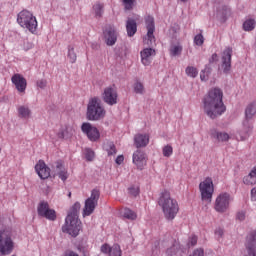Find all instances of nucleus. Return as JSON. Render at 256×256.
I'll list each match as a JSON object with an SVG mask.
<instances>
[{"instance_id": "58", "label": "nucleus", "mask_w": 256, "mask_h": 256, "mask_svg": "<svg viewBox=\"0 0 256 256\" xmlns=\"http://www.w3.org/2000/svg\"><path fill=\"white\" fill-rule=\"evenodd\" d=\"M0 151H1V148H0Z\"/></svg>"}, {"instance_id": "47", "label": "nucleus", "mask_w": 256, "mask_h": 256, "mask_svg": "<svg viewBox=\"0 0 256 256\" xmlns=\"http://www.w3.org/2000/svg\"><path fill=\"white\" fill-rule=\"evenodd\" d=\"M129 195H132V197H137L139 195V187L132 186L128 189Z\"/></svg>"}, {"instance_id": "54", "label": "nucleus", "mask_w": 256, "mask_h": 256, "mask_svg": "<svg viewBox=\"0 0 256 256\" xmlns=\"http://www.w3.org/2000/svg\"><path fill=\"white\" fill-rule=\"evenodd\" d=\"M116 163L117 165H121L123 163V161H125V157L123 155H119L117 158H116Z\"/></svg>"}, {"instance_id": "23", "label": "nucleus", "mask_w": 256, "mask_h": 256, "mask_svg": "<svg viewBox=\"0 0 256 256\" xmlns=\"http://www.w3.org/2000/svg\"><path fill=\"white\" fill-rule=\"evenodd\" d=\"M156 52L153 48H145L140 52L142 65L145 67L151 65V58L155 57Z\"/></svg>"}, {"instance_id": "52", "label": "nucleus", "mask_w": 256, "mask_h": 256, "mask_svg": "<svg viewBox=\"0 0 256 256\" xmlns=\"http://www.w3.org/2000/svg\"><path fill=\"white\" fill-rule=\"evenodd\" d=\"M215 235H216L217 239H221L224 235L223 228H217L215 230Z\"/></svg>"}, {"instance_id": "48", "label": "nucleus", "mask_w": 256, "mask_h": 256, "mask_svg": "<svg viewBox=\"0 0 256 256\" xmlns=\"http://www.w3.org/2000/svg\"><path fill=\"white\" fill-rule=\"evenodd\" d=\"M189 256H205L203 248H196Z\"/></svg>"}, {"instance_id": "57", "label": "nucleus", "mask_w": 256, "mask_h": 256, "mask_svg": "<svg viewBox=\"0 0 256 256\" xmlns=\"http://www.w3.org/2000/svg\"><path fill=\"white\" fill-rule=\"evenodd\" d=\"M68 197H71V192H69Z\"/></svg>"}, {"instance_id": "13", "label": "nucleus", "mask_w": 256, "mask_h": 256, "mask_svg": "<svg viewBox=\"0 0 256 256\" xmlns=\"http://www.w3.org/2000/svg\"><path fill=\"white\" fill-rule=\"evenodd\" d=\"M233 56V48H226L221 57V69L225 75L231 73V57Z\"/></svg>"}, {"instance_id": "3", "label": "nucleus", "mask_w": 256, "mask_h": 256, "mask_svg": "<svg viewBox=\"0 0 256 256\" xmlns=\"http://www.w3.org/2000/svg\"><path fill=\"white\" fill-rule=\"evenodd\" d=\"M17 23L22 29H26L32 35L37 34V18L30 11L22 10L17 16Z\"/></svg>"}, {"instance_id": "35", "label": "nucleus", "mask_w": 256, "mask_h": 256, "mask_svg": "<svg viewBox=\"0 0 256 256\" xmlns=\"http://www.w3.org/2000/svg\"><path fill=\"white\" fill-rule=\"evenodd\" d=\"M104 149L108 153V156L117 155V148L115 147V144L111 141H107L106 143H104Z\"/></svg>"}, {"instance_id": "12", "label": "nucleus", "mask_w": 256, "mask_h": 256, "mask_svg": "<svg viewBox=\"0 0 256 256\" xmlns=\"http://www.w3.org/2000/svg\"><path fill=\"white\" fill-rule=\"evenodd\" d=\"M38 215L40 217H45L49 221H55L57 219V214L55 210L49 208V203L42 201L38 205Z\"/></svg>"}, {"instance_id": "33", "label": "nucleus", "mask_w": 256, "mask_h": 256, "mask_svg": "<svg viewBox=\"0 0 256 256\" xmlns=\"http://www.w3.org/2000/svg\"><path fill=\"white\" fill-rule=\"evenodd\" d=\"M256 114V102H251L248 104L245 110V117L246 119H251L252 117H255Z\"/></svg>"}, {"instance_id": "41", "label": "nucleus", "mask_w": 256, "mask_h": 256, "mask_svg": "<svg viewBox=\"0 0 256 256\" xmlns=\"http://www.w3.org/2000/svg\"><path fill=\"white\" fill-rule=\"evenodd\" d=\"M134 92L138 95H143V93H145V87L143 86V83L136 82L134 84Z\"/></svg>"}, {"instance_id": "31", "label": "nucleus", "mask_w": 256, "mask_h": 256, "mask_svg": "<svg viewBox=\"0 0 256 256\" xmlns=\"http://www.w3.org/2000/svg\"><path fill=\"white\" fill-rule=\"evenodd\" d=\"M243 183L248 186L256 185V166L251 170L249 175L243 178Z\"/></svg>"}, {"instance_id": "22", "label": "nucleus", "mask_w": 256, "mask_h": 256, "mask_svg": "<svg viewBox=\"0 0 256 256\" xmlns=\"http://www.w3.org/2000/svg\"><path fill=\"white\" fill-rule=\"evenodd\" d=\"M75 135V126L66 124L62 126L57 134L58 139H71Z\"/></svg>"}, {"instance_id": "6", "label": "nucleus", "mask_w": 256, "mask_h": 256, "mask_svg": "<svg viewBox=\"0 0 256 256\" xmlns=\"http://www.w3.org/2000/svg\"><path fill=\"white\" fill-rule=\"evenodd\" d=\"M63 233H68L71 237H77L81 231V221L79 217L67 216L65 220V225L62 226Z\"/></svg>"}, {"instance_id": "24", "label": "nucleus", "mask_w": 256, "mask_h": 256, "mask_svg": "<svg viewBox=\"0 0 256 256\" xmlns=\"http://www.w3.org/2000/svg\"><path fill=\"white\" fill-rule=\"evenodd\" d=\"M101 253L108 254L109 256H121V247L118 244H114L112 247L109 244H103L101 246Z\"/></svg>"}, {"instance_id": "32", "label": "nucleus", "mask_w": 256, "mask_h": 256, "mask_svg": "<svg viewBox=\"0 0 256 256\" xmlns=\"http://www.w3.org/2000/svg\"><path fill=\"white\" fill-rule=\"evenodd\" d=\"M169 53L171 57H180L181 53H183V46L180 43L172 44Z\"/></svg>"}, {"instance_id": "45", "label": "nucleus", "mask_w": 256, "mask_h": 256, "mask_svg": "<svg viewBox=\"0 0 256 256\" xmlns=\"http://www.w3.org/2000/svg\"><path fill=\"white\" fill-rule=\"evenodd\" d=\"M163 155L164 157H171L173 155V147L167 145L163 148Z\"/></svg>"}, {"instance_id": "40", "label": "nucleus", "mask_w": 256, "mask_h": 256, "mask_svg": "<svg viewBox=\"0 0 256 256\" xmlns=\"http://www.w3.org/2000/svg\"><path fill=\"white\" fill-rule=\"evenodd\" d=\"M68 58L70 63H75L77 61V54L75 53V48L73 46H68Z\"/></svg>"}, {"instance_id": "36", "label": "nucleus", "mask_w": 256, "mask_h": 256, "mask_svg": "<svg viewBox=\"0 0 256 256\" xmlns=\"http://www.w3.org/2000/svg\"><path fill=\"white\" fill-rule=\"evenodd\" d=\"M81 210V203L76 202L70 209L67 217H79V211Z\"/></svg>"}, {"instance_id": "37", "label": "nucleus", "mask_w": 256, "mask_h": 256, "mask_svg": "<svg viewBox=\"0 0 256 256\" xmlns=\"http://www.w3.org/2000/svg\"><path fill=\"white\" fill-rule=\"evenodd\" d=\"M123 217L125 219H129L130 221H135V219H137V214L133 212V210L125 208L123 212Z\"/></svg>"}, {"instance_id": "26", "label": "nucleus", "mask_w": 256, "mask_h": 256, "mask_svg": "<svg viewBox=\"0 0 256 256\" xmlns=\"http://www.w3.org/2000/svg\"><path fill=\"white\" fill-rule=\"evenodd\" d=\"M134 143L138 149H139V147H147V145H149V135H147V134L135 135Z\"/></svg>"}, {"instance_id": "49", "label": "nucleus", "mask_w": 256, "mask_h": 256, "mask_svg": "<svg viewBox=\"0 0 256 256\" xmlns=\"http://www.w3.org/2000/svg\"><path fill=\"white\" fill-rule=\"evenodd\" d=\"M197 245V236L192 235L188 240V247H195Z\"/></svg>"}, {"instance_id": "55", "label": "nucleus", "mask_w": 256, "mask_h": 256, "mask_svg": "<svg viewBox=\"0 0 256 256\" xmlns=\"http://www.w3.org/2000/svg\"><path fill=\"white\" fill-rule=\"evenodd\" d=\"M251 199L252 201H256V187L251 189Z\"/></svg>"}, {"instance_id": "43", "label": "nucleus", "mask_w": 256, "mask_h": 256, "mask_svg": "<svg viewBox=\"0 0 256 256\" xmlns=\"http://www.w3.org/2000/svg\"><path fill=\"white\" fill-rule=\"evenodd\" d=\"M194 43H195V45H198L199 47H201V45H203V43H205V38L203 37V34H197L194 37Z\"/></svg>"}, {"instance_id": "46", "label": "nucleus", "mask_w": 256, "mask_h": 256, "mask_svg": "<svg viewBox=\"0 0 256 256\" xmlns=\"http://www.w3.org/2000/svg\"><path fill=\"white\" fill-rule=\"evenodd\" d=\"M135 0H123V5L127 11H131L133 9V5Z\"/></svg>"}, {"instance_id": "19", "label": "nucleus", "mask_w": 256, "mask_h": 256, "mask_svg": "<svg viewBox=\"0 0 256 256\" xmlns=\"http://www.w3.org/2000/svg\"><path fill=\"white\" fill-rule=\"evenodd\" d=\"M117 30L113 27H108L104 31V41L108 47H113L117 43Z\"/></svg>"}, {"instance_id": "5", "label": "nucleus", "mask_w": 256, "mask_h": 256, "mask_svg": "<svg viewBox=\"0 0 256 256\" xmlns=\"http://www.w3.org/2000/svg\"><path fill=\"white\" fill-rule=\"evenodd\" d=\"M13 249H15V242H13V238H11V232H9V230L0 229V255H11Z\"/></svg>"}, {"instance_id": "44", "label": "nucleus", "mask_w": 256, "mask_h": 256, "mask_svg": "<svg viewBox=\"0 0 256 256\" xmlns=\"http://www.w3.org/2000/svg\"><path fill=\"white\" fill-rule=\"evenodd\" d=\"M85 157L87 161H92L93 159H95V152L89 148H86Z\"/></svg>"}, {"instance_id": "21", "label": "nucleus", "mask_w": 256, "mask_h": 256, "mask_svg": "<svg viewBox=\"0 0 256 256\" xmlns=\"http://www.w3.org/2000/svg\"><path fill=\"white\" fill-rule=\"evenodd\" d=\"M210 137L214 139L216 143H227V141L231 139V136H229L227 132L219 131L215 128L210 130Z\"/></svg>"}, {"instance_id": "15", "label": "nucleus", "mask_w": 256, "mask_h": 256, "mask_svg": "<svg viewBox=\"0 0 256 256\" xmlns=\"http://www.w3.org/2000/svg\"><path fill=\"white\" fill-rule=\"evenodd\" d=\"M132 161L134 165H136L137 169L143 171L147 165V154L145 151L138 149L133 153Z\"/></svg>"}, {"instance_id": "11", "label": "nucleus", "mask_w": 256, "mask_h": 256, "mask_svg": "<svg viewBox=\"0 0 256 256\" xmlns=\"http://www.w3.org/2000/svg\"><path fill=\"white\" fill-rule=\"evenodd\" d=\"M81 131L85 136H87L89 141L95 142L99 141V139L101 138V133L99 132V129H97V127L89 122L82 123Z\"/></svg>"}, {"instance_id": "34", "label": "nucleus", "mask_w": 256, "mask_h": 256, "mask_svg": "<svg viewBox=\"0 0 256 256\" xmlns=\"http://www.w3.org/2000/svg\"><path fill=\"white\" fill-rule=\"evenodd\" d=\"M166 255H168V256L181 255V246L179 245V243H175L173 246L168 248L166 250Z\"/></svg>"}, {"instance_id": "51", "label": "nucleus", "mask_w": 256, "mask_h": 256, "mask_svg": "<svg viewBox=\"0 0 256 256\" xmlns=\"http://www.w3.org/2000/svg\"><path fill=\"white\" fill-rule=\"evenodd\" d=\"M245 216H246L245 211H239L236 214V219L238 221H245Z\"/></svg>"}, {"instance_id": "7", "label": "nucleus", "mask_w": 256, "mask_h": 256, "mask_svg": "<svg viewBox=\"0 0 256 256\" xmlns=\"http://www.w3.org/2000/svg\"><path fill=\"white\" fill-rule=\"evenodd\" d=\"M99 197H101V192L98 189H93L90 197L85 201L83 209L84 217H89V215H92L99 203Z\"/></svg>"}, {"instance_id": "27", "label": "nucleus", "mask_w": 256, "mask_h": 256, "mask_svg": "<svg viewBox=\"0 0 256 256\" xmlns=\"http://www.w3.org/2000/svg\"><path fill=\"white\" fill-rule=\"evenodd\" d=\"M126 31L128 37H133L137 33V21L133 18H128L126 21Z\"/></svg>"}, {"instance_id": "8", "label": "nucleus", "mask_w": 256, "mask_h": 256, "mask_svg": "<svg viewBox=\"0 0 256 256\" xmlns=\"http://www.w3.org/2000/svg\"><path fill=\"white\" fill-rule=\"evenodd\" d=\"M199 189L202 201H206V203H211V199H213V193L215 191V188L213 186V180L211 178H206L203 182L199 184Z\"/></svg>"}, {"instance_id": "18", "label": "nucleus", "mask_w": 256, "mask_h": 256, "mask_svg": "<svg viewBox=\"0 0 256 256\" xmlns=\"http://www.w3.org/2000/svg\"><path fill=\"white\" fill-rule=\"evenodd\" d=\"M35 171L40 179H49L51 177V168L44 161H39L35 165Z\"/></svg>"}, {"instance_id": "14", "label": "nucleus", "mask_w": 256, "mask_h": 256, "mask_svg": "<svg viewBox=\"0 0 256 256\" xmlns=\"http://www.w3.org/2000/svg\"><path fill=\"white\" fill-rule=\"evenodd\" d=\"M117 90L111 86L104 89L102 93V100L104 103H107V105H117Z\"/></svg>"}, {"instance_id": "10", "label": "nucleus", "mask_w": 256, "mask_h": 256, "mask_svg": "<svg viewBox=\"0 0 256 256\" xmlns=\"http://www.w3.org/2000/svg\"><path fill=\"white\" fill-rule=\"evenodd\" d=\"M146 28H147V35L144 38V45L148 47H152L153 43H155V18L153 16H147L145 18Z\"/></svg>"}, {"instance_id": "25", "label": "nucleus", "mask_w": 256, "mask_h": 256, "mask_svg": "<svg viewBox=\"0 0 256 256\" xmlns=\"http://www.w3.org/2000/svg\"><path fill=\"white\" fill-rule=\"evenodd\" d=\"M251 131H253V125L249 123V119H245L243 121V128L240 131L241 141H245L251 135Z\"/></svg>"}, {"instance_id": "38", "label": "nucleus", "mask_w": 256, "mask_h": 256, "mask_svg": "<svg viewBox=\"0 0 256 256\" xmlns=\"http://www.w3.org/2000/svg\"><path fill=\"white\" fill-rule=\"evenodd\" d=\"M244 31H253L255 29V20L248 19L243 23Z\"/></svg>"}, {"instance_id": "53", "label": "nucleus", "mask_w": 256, "mask_h": 256, "mask_svg": "<svg viewBox=\"0 0 256 256\" xmlns=\"http://www.w3.org/2000/svg\"><path fill=\"white\" fill-rule=\"evenodd\" d=\"M219 61V56L217 53L212 54V56L209 58V63H217Z\"/></svg>"}, {"instance_id": "50", "label": "nucleus", "mask_w": 256, "mask_h": 256, "mask_svg": "<svg viewBox=\"0 0 256 256\" xmlns=\"http://www.w3.org/2000/svg\"><path fill=\"white\" fill-rule=\"evenodd\" d=\"M37 87H39L40 89H45V87H47V80L45 79L38 80Z\"/></svg>"}, {"instance_id": "28", "label": "nucleus", "mask_w": 256, "mask_h": 256, "mask_svg": "<svg viewBox=\"0 0 256 256\" xmlns=\"http://www.w3.org/2000/svg\"><path fill=\"white\" fill-rule=\"evenodd\" d=\"M231 14V10L227 6H222L217 11V19L221 21V23H225L227 21V17Z\"/></svg>"}, {"instance_id": "30", "label": "nucleus", "mask_w": 256, "mask_h": 256, "mask_svg": "<svg viewBox=\"0 0 256 256\" xmlns=\"http://www.w3.org/2000/svg\"><path fill=\"white\" fill-rule=\"evenodd\" d=\"M92 13L96 17V19H101V17H103V13H105V6L103 5V3L96 2L93 5Z\"/></svg>"}, {"instance_id": "42", "label": "nucleus", "mask_w": 256, "mask_h": 256, "mask_svg": "<svg viewBox=\"0 0 256 256\" xmlns=\"http://www.w3.org/2000/svg\"><path fill=\"white\" fill-rule=\"evenodd\" d=\"M210 74H211V68L206 67L204 70H202L200 73L201 81H207V79H209Z\"/></svg>"}, {"instance_id": "39", "label": "nucleus", "mask_w": 256, "mask_h": 256, "mask_svg": "<svg viewBox=\"0 0 256 256\" xmlns=\"http://www.w3.org/2000/svg\"><path fill=\"white\" fill-rule=\"evenodd\" d=\"M185 71H186V75L188 77H192V79H195V77L199 75V71H197V68L193 66H188Z\"/></svg>"}, {"instance_id": "17", "label": "nucleus", "mask_w": 256, "mask_h": 256, "mask_svg": "<svg viewBox=\"0 0 256 256\" xmlns=\"http://www.w3.org/2000/svg\"><path fill=\"white\" fill-rule=\"evenodd\" d=\"M13 85H15L18 93H25L27 89V79L21 74H14L11 78Z\"/></svg>"}, {"instance_id": "20", "label": "nucleus", "mask_w": 256, "mask_h": 256, "mask_svg": "<svg viewBox=\"0 0 256 256\" xmlns=\"http://www.w3.org/2000/svg\"><path fill=\"white\" fill-rule=\"evenodd\" d=\"M53 169L54 175L59 177L61 181H67V179H69V173L67 172L65 165H63L61 161L55 162L53 165Z\"/></svg>"}, {"instance_id": "29", "label": "nucleus", "mask_w": 256, "mask_h": 256, "mask_svg": "<svg viewBox=\"0 0 256 256\" xmlns=\"http://www.w3.org/2000/svg\"><path fill=\"white\" fill-rule=\"evenodd\" d=\"M31 108H29V106L26 105H21L18 107V117L20 119H31Z\"/></svg>"}, {"instance_id": "56", "label": "nucleus", "mask_w": 256, "mask_h": 256, "mask_svg": "<svg viewBox=\"0 0 256 256\" xmlns=\"http://www.w3.org/2000/svg\"><path fill=\"white\" fill-rule=\"evenodd\" d=\"M180 1H182V3H187V0H180Z\"/></svg>"}, {"instance_id": "2", "label": "nucleus", "mask_w": 256, "mask_h": 256, "mask_svg": "<svg viewBox=\"0 0 256 256\" xmlns=\"http://www.w3.org/2000/svg\"><path fill=\"white\" fill-rule=\"evenodd\" d=\"M158 205L161 206L167 221H173V219L177 217V213H179V203L171 197V193L167 191L162 192L158 200Z\"/></svg>"}, {"instance_id": "16", "label": "nucleus", "mask_w": 256, "mask_h": 256, "mask_svg": "<svg viewBox=\"0 0 256 256\" xmlns=\"http://www.w3.org/2000/svg\"><path fill=\"white\" fill-rule=\"evenodd\" d=\"M245 246L248 251V256H256V230L251 231L247 235Z\"/></svg>"}, {"instance_id": "1", "label": "nucleus", "mask_w": 256, "mask_h": 256, "mask_svg": "<svg viewBox=\"0 0 256 256\" xmlns=\"http://www.w3.org/2000/svg\"><path fill=\"white\" fill-rule=\"evenodd\" d=\"M203 111L210 119H217L227 111L223 103V90L212 88L203 98Z\"/></svg>"}, {"instance_id": "4", "label": "nucleus", "mask_w": 256, "mask_h": 256, "mask_svg": "<svg viewBox=\"0 0 256 256\" xmlns=\"http://www.w3.org/2000/svg\"><path fill=\"white\" fill-rule=\"evenodd\" d=\"M105 117V108L101 104L99 98H92L87 106V119L88 121H99Z\"/></svg>"}, {"instance_id": "9", "label": "nucleus", "mask_w": 256, "mask_h": 256, "mask_svg": "<svg viewBox=\"0 0 256 256\" xmlns=\"http://www.w3.org/2000/svg\"><path fill=\"white\" fill-rule=\"evenodd\" d=\"M231 204V194L227 192L220 193L214 203V209L217 213H226Z\"/></svg>"}]
</instances>
